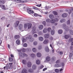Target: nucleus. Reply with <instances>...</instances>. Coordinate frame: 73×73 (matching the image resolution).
Masks as SVG:
<instances>
[{
    "label": "nucleus",
    "instance_id": "nucleus-1",
    "mask_svg": "<svg viewBox=\"0 0 73 73\" xmlns=\"http://www.w3.org/2000/svg\"><path fill=\"white\" fill-rule=\"evenodd\" d=\"M18 51L19 52V56L21 57H27L28 55L25 53H22L21 52V50H18Z\"/></svg>",
    "mask_w": 73,
    "mask_h": 73
},
{
    "label": "nucleus",
    "instance_id": "nucleus-2",
    "mask_svg": "<svg viewBox=\"0 0 73 73\" xmlns=\"http://www.w3.org/2000/svg\"><path fill=\"white\" fill-rule=\"evenodd\" d=\"M32 36H29L26 37V39H30V42H33L34 41V38H32Z\"/></svg>",
    "mask_w": 73,
    "mask_h": 73
},
{
    "label": "nucleus",
    "instance_id": "nucleus-3",
    "mask_svg": "<svg viewBox=\"0 0 73 73\" xmlns=\"http://www.w3.org/2000/svg\"><path fill=\"white\" fill-rule=\"evenodd\" d=\"M36 27L34 26V27L32 29V31L33 32V34H34L35 33H36V31H36Z\"/></svg>",
    "mask_w": 73,
    "mask_h": 73
},
{
    "label": "nucleus",
    "instance_id": "nucleus-4",
    "mask_svg": "<svg viewBox=\"0 0 73 73\" xmlns=\"http://www.w3.org/2000/svg\"><path fill=\"white\" fill-rule=\"evenodd\" d=\"M27 65L28 67L29 68H30L32 66V64L31 62H28L27 63Z\"/></svg>",
    "mask_w": 73,
    "mask_h": 73
},
{
    "label": "nucleus",
    "instance_id": "nucleus-5",
    "mask_svg": "<svg viewBox=\"0 0 73 73\" xmlns=\"http://www.w3.org/2000/svg\"><path fill=\"white\" fill-rule=\"evenodd\" d=\"M28 29H31L32 27V24L31 23H27Z\"/></svg>",
    "mask_w": 73,
    "mask_h": 73
},
{
    "label": "nucleus",
    "instance_id": "nucleus-6",
    "mask_svg": "<svg viewBox=\"0 0 73 73\" xmlns=\"http://www.w3.org/2000/svg\"><path fill=\"white\" fill-rule=\"evenodd\" d=\"M27 70L25 68L23 69L22 71V73H27Z\"/></svg>",
    "mask_w": 73,
    "mask_h": 73
},
{
    "label": "nucleus",
    "instance_id": "nucleus-7",
    "mask_svg": "<svg viewBox=\"0 0 73 73\" xmlns=\"http://www.w3.org/2000/svg\"><path fill=\"white\" fill-rule=\"evenodd\" d=\"M49 42V40L48 39L45 40L43 42V43L44 44H46L48 43Z\"/></svg>",
    "mask_w": 73,
    "mask_h": 73
},
{
    "label": "nucleus",
    "instance_id": "nucleus-8",
    "mask_svg": "<svg viewBox=\"0 0 73 73\" xmlns=\"http://www.w3.org/2000/svg\"><path fill=\"white\" fill-rule=\"evenodd\" d=\"M45 50L46 52H49V49L48 46H46L45 47Z\"/></svg>",
    "mask_w": 73,
    "mask_h": 73
},
{
    "label": "nucleus",
    "instance_id": "nucleus-9",
    "mask_svg": "<svg viewBox=\"0 0 73 73\" xmlns=\"http://www.w3.org/2000/svg\"><path fill=\"white\" fill-rule=\"evenodd\" d=\"M50 37L49 34H46L44 35V37L45 38H48Z\"/></svg>",
    "mask_w": 73,
    "mask_h": 73
},
{
    "label": "nucleus",
    "instance_id": "nucleus-10",
    "mask_svg": "<svg viewBox=\"0 0 73 73\" xmlns=\"http://www.w3.org/2000/svg\"><path fill=\"white\" fill-rule=\"evenodd\" d=\"M46 60L47 61H50V57L49 56H47L46 58Z\"/></svg>",
    "mask_w": 73,
    "mask_h": 73
},
{
    "label": "nucleus",
    "instance_id": "nucleus-11",
    "mask_svg": "<svg viewBox=\"0 0 73 73\" xmlns=\"http://www.w3.org/2000/svg\"><path fill=\"white\" fill-rule=\"evenodd\" d=\"M61 66L59 64H56L54 65V67L55 68H59V67H61Z\"/></svg>",
    "mask_w": 73,
    "mask_h": 73
},
{
    "label": "nucleus",
    "instance_id": "nucleus-12",
    "mask_svg": "<svg viewBox=\"0 0 73 73\" xmlns=\"http://www.w3.org/2000/svg\"><path fill=\"white\" fill-rule=\"evenodd\" d=\"M18 28L19 30H21L23 28V25L22 24H20L19 25Z\"/></svg>",
    "mask_w": 73,
    "mask_h": 73
},
{
    "label": "nucleus",
    "instance_id": "nucleus-13",
    "mask_svg": "<svg viewBox=\"0 0 73 73\" xmlns=\"http://www.w3.org/2000/svg\"><path fill=\"white\" fill-rule=\"evenodd\" d=\"M68 16V14L66 13H64L62 15V17H66Z\"/></svg>",
    "mask_w": 73,
    "mask_h": 73
},
{
    "label": "nucleus",
    "instance_id": "nucleus-14",
    "mask_svg": "<svg viewBox=\"0 0 73 73\" xmlns=\"http://www.w3.org/2000/svg\"><path fill=\"white\" fill-rule=\"evenodd\" d=\"M32 68L34 70H35V69H36V65L35 64L33 65L32 66Z\"/></svg>",
    "mask_w": 73,
    "mask_h": 73
},
{
    "label": "nucleus",
    "instance_id": "nucleus-15",
    "mask_svg": "<svg viewBox=\"0 0 73 73\" xmlns=\"http://www.w3.org/2000/svg\"><path fill=\"white\" fill-rule=\"evenodd\" d=\"M19 21H17L15 22V23L14 24L15 25V27H17V26L19 25Z\"/></svg>",
    "mask_w": 73,
    "mask_h": 73
},
{
    "label": "nucleus",
    "instance_id": "nucleus-16",
    "mask_svg": "<svg viewBox=\"0 0 73 73\" xmlns=\"http://www.w3.org/2000/svg\"><path fill=\"white\" fill-rule=\"evenodd\" d=\"M40 60H37L36 61V63L37 65H39L40 64Z\"/></svg>",
    "mask_w": 73,
    "mask_h": 73
},
{
    "label": "nucleus",
    "instance_id": "nucleus-17",
    "mask_svg": "<svg viewBox=\"0 0 73 73\" xmlns=\"http://www.w3.org/2000/svg\"><path fill=\"white\" fill-rule=\"evenodd\" d=\"M16 43L17 45H19L20 43V40L19 39H17L16 41Z\"/></svg>",
    "mask_w": 73,
    "mask_h": 73
},
{
    "label": "nucleus",
    "instance_id": "nucleus-18",
    "mask_svg": "<svg viewBox=\"0 0 73 73\" xmlns=\"http://www.w3.org/2000/svg\"><path fill=\"white\" fill-rule=\"evenodd\" d=\"M28 71L29 72H30V73H33V70L31 68H29V69Z\"/></svg>",
    "mask_w": 73,
    "mask_h": 73
},
{
    "label": "nucleus",
    "instance_id": "nucleus-19",
    "mask_svg": "<svg viewBox=\"0 0 73 73\" xmlns=\"http://www.w3.org/2000/svg\"><path fill=\"white\" fill-rule=\"evenodd\" d=\"M37 56L38 57H40L41 56V54L40 52H38L37 54Z\"/></svg>",
    "mask_w": 73,
    "mask_h": 73
},
{
    "label": "nucleus",
    "instance_id": "nucleus-20",
    "mask_svg": "<svg viewBox=\"0 0 73 73\" xmlns=\"http://www.w3.org/2000/svg\"><path fill=\"white\" fill-rule=\"evenodd\" d=\"M43 27V25H41L39 26V29H40V30H41V29H42Z\"/></svg>",
    "mask_w": 73,
    "mask_h": 73
},
{
    "label": "nucleus",
    "instance_id": "nucleus-21",
    "mask_svg": "<svg viewBox=\"0 0 73 73\" xmlns=\"http://www.w3.org/2000/svg\"><path fill=\"white\" fill-rule=\"evenodd\" d=\"M15 38L16 39H19V38H20V36L19 35H16L15 36Z\"/></svg>",
    "mask_w": 73,
    "mask_h": 73
},
{
    "label": "nucleus",
    "instance_id": "nucleus-22",
    "mask_svg": "<svg viewBox=\"0 0 73 73\" xmlns=\"http://www.w3.org/2000/svg\"><path fill=\"white\" fill-rule=\"evenodd\" d=\"M49 17L50 18L52 19H54V16L52 14H51L49 15Z\"/></svg>",
    "mask_w": 73,
    "mask_h": 73
},
{
    "label": "nucleus",
    "instance_id": "nucleus-23",
    "mask_svg": "<svg viewBox=\"0 0 73 73\" xmlns=\"http://www.w3.org/2000/svg\"><path fill=\"white\" fill-rule=\"evenodd\" d=\"M48 31L47 30V29L45 28H44L43 30V33H45L47 32V31Z\"/></svg>",
    "mask_w": 73,
    "mask_h": 73
},
{
    "label": "nucleus",
    "instance_id": "nucleus-24",
    "mask_svg": "<svg viewBox=\"0 0 73 73\" xmlns=\"http://www.w3.org/2000/svg\"><path fill=\"white\" fill-rule=\"evenodd\" d=\"M62 30L60 29L58 31V34H61L62 33Z\"/></svg>",
    "mask_w": 73,
    "mask_h": 73
},
{
    "label": "nucleus",
    "instance_id": "nucleus-25",
    "mask_svg": "<svg viewBox=\"0 0 73 73\" xmlns=\"http://www.w3.org/2000/svg\"><path fill=\"white\" fill-rule=\"evenodd\" d=\"M54 33H55V31L54 30H51V33L52 35H53L54 34Z\"/></svg>",
    "mask_w": 73,
    "mask_h": 73
},
{
    "label": "nucleus",
    "instance_id": "nucleus-26",
    "mask_svg": "<svg viewBox=\"0 0 73 73\" xmlns=\"http://www.w3.org/2000/svg\"><path fill=\"white\" fill-rule=\"evenodd\" d=\"M39 40L40 41H43L44 40V38L42 37H39Z\"/></svg>",
    "mask_w": 73,
    "mask_h": 73
},
{
    "label": "nucleus",
    "instance_id": "nucleus-27",
    "mask_svg": "<svg viewBox=\"0 0 73 73\" xmlns=\"http://www.w3.org/2000/svg\"><path fill=\"white\" fill-rule=\"evenodd\" d=\"M22 62L23 64H24L25 65H26V64H27V61H26L25 60H23L22 61Z\"/></svg>",
    "mask_w": 73,
    "mask_h": 73
},
{
    "label": "nucleus",
    "instance_id": "nucleus-28",
    "mask_svg": "<svg viewBox=\"0 0 73 73\" xmlns=\"http://www.w3.org/2000/svg\"><path fill=\"white\" fill-rule=\"evenodd\" d=\"M31 56L32 58H34V57H35L36 55L35 54H31Z\"/></svg>",
    "mask_w": 73,
    "mask_h": 73
},
{
    "label": "nucleus",
    "instance_id": "nucleus-29",
    "mask_svg": "<svg viewBox=\"0 0 73 73\" xmlns=\"http://www.w3.org/2000/svg\"><path fill=\"white\" fill-rule=\"evenodd\" d=\"M65 19H62L60 21V23H64V22H65Z\"/></svg>",
    "mask_w": 73,
    "mask_h": 73
},
{
    "label": "nucleus",
    "instance_id": "nucleus-30",
    "mask_svg": "<svg viewBox=\"0 0 73 73\" xmlns=\"http://www.w3.org/2000/svg\"><path fill=\"white\" fill-rule=\"evenodd\" d=\"M1 6H2V7H1L2 9H4V10L6 9H5V6H4V5H2Z\"/></svg>",
    "mask_w": 73,
    "mask_h": 73
},
{
    "label": "nucleus",
    "instance_id": "nucleus-31",
    "mask_svg": "<svg viewBox=\"0 0 73 73\" xmlns=\"http://www.w3.org/2000/svg\"><path fill=\"white\" fill-rule=\"evenodd\" d=\"M73 41V38H70L68 40L69 42H71Z\"/></svg>",
    "mask_w": 73,
    "mask_h": 73
},
{
    "label": "nucleus",
    "instance_id": "nucleus-32",
    "mask_svg": "<svg viewBox=\"0 0 73 73\" xmlns=\"http://www.w3.org/2000/svg\"><path fill=\"white\" fill-rule=\"evenodd\" d=\"M15 2L17 3H22V1L20 0H15Z\"/></svg>",
    "mask_w": 73,
    "mask_h": 73
},
{
    "label": "nucleus",
    "instance_id": "nucleus-33",
    "mask_svg": "<svg viewBox=\"0 0 73 73\" xmlns=\"http://www.w3.org/2000/svg\"><path fill=\"white\" fill-rule=\"evenodd\" d=\"M27 27H28V23L25 24L24 25V28H27Z\"/></svg>",
    "mask_w": 73,
    "mask_h": 73
},
{
    "label": "nucleus",
    "instance_id": "nucleus-34",
    "mask_svg": "<svg viewBox=\"0 0 73 73\" xmlns=\"http://www.w3.org/2000/svg\"><path fill=\"white\" fill-rule=\"evenodd\" d=\"M55 72H56V73H58V72H60V70L58 69H55Z\"/></svg>",
    "mask_w": 73,
    "mask_h": 73
},
{
    "label": "nucleus",
    "instance_id": "nucleus-35",
    "mask_svg": "<svg viewBox=\"0 0 73 73\" xmlns=\"http://www.w3.org/2000/svg\"><path fill=\"white\" fill-rule=\"evenodd\" d=\"M46 22L47 23H50L51 21V20L50 19H47L46 20Z\"/></svg>",
    "mask_w": 73,
    "mask_h": 73
},
{
    "label": "nucleus",
    "instance_id": "nucleus-36",
    "mask_svg": "<svg viewBox=\"0 0 73 73\" xmlns=\"http://www.w3.org/2000/svg\"><path fill=\"white\" fill-rule=\"evenodd\" d=\"M72 11H73V8H72L71 10H69V11H68V13H69V14L71 13L72 12Z\"/></svg>",
    "mask_w": 73,
    "mask_h": 73
},
{
    "label": "nucleus",
    "instance_id": "nucleus-37",
    "mask_svg": "<svg viewBox=\"0 0 73 73\" xmlns=\"http://www.w3.org/2000/svg\"><path fill=\"white\" fill-rule=\"evenodd\" d=\"M33 51L34 52H36V51H37V50L36 48H33Z\"/></svg>",
    "mask_w": 73,
    "mask_h": 73
},
{
    "label": "nucleus",
    "instance_id": "nucleus-38",
    "mask_svg": "<svg viewBox=\"0 0 73 73\" xmlns=\"http://www.w3.org/2000/svg\"><path fill=\"white\" fill-rule=\"evenodd\" d=\"M64 37L66 39H68L69 38V36L68 35H66L64 36Z\"/></svg>",
    "mask_w": 73,
    "mask_h": 73
},
{
    "label": "nucleus",
    "instance_id": "nucleus-39",
    "mask_svg": "<svg viewBox=\"0 0 73 73\" xmlns=\"http://www.w3.org/2000/svg\"><path fill=\"white\" fill-rule=\"evenodd\" d=\"M51 30H52V29H51V28L50 27L48 28L47 29V31L48 32H50Z\"/></svg>",
    "mask_w": 73,
    "mask_h": 73
},
{
    "label": "nucleus",
    "instance_id": "nucleus-40",
    "mask_svg": "<svg viewBox=\"0 0 73 73\" xmlns=\"http://www.w3.org/2000/svg\"><path fill=\"white\" fill-rule=\"evenodd\" d=\"M50 47L52 48V53H54V49H53V47H52V44H50Z\"/></svg>",
    "mask_w": 73,
    "mask_h": 73
},
{
    "label": "nucleus",
    "instance_id": "nucleus-41",
    "mask_svg": "<svg viewBox=\"0 0 73 73\" xmlns=\"http://www.w3.org/2000/svg\"><path fill=\"white\" fill-rule=\"evenodd\" d=\"M53 13L54 15H57L58 13H57V12L56 11H54L53 12Z\"/></svg>",
    "mask_w": 73,
    "mask_h": 73
},
{
    "label": "nucleus",
    "instance_id": "nucleus-42",
    "mask_svg": "<svg viewBox=\"0 0 73 73\" xmlns=\"http://www.w3.org/2000/svg\"><path fill=\"white\" fill-rule=\"evenodd\" d=\"M13 61V58H9V61L10 62H12Z\"/></svg>",
    "mask_w": 73,
    "mask_h": 73
},
{
    "label": "nucleus",
    "instance_id": "nucleus-43",
    "mask_svg": "<svg viewBox=\"0 0 73 73\" xmlns=\"http://www.w3.org/2000/svg\"><path fill=\"white\" fill-rule=\"evenodd\" d=\"M43 68H44V66H43V65H41L39 67V69H42Z\"/></svg>",
    "mask_w": 73,
    "mask_h": 73
},
{
    "label": "nucleus",
    "instance_id": "nucleus-44",
    "mask_svg": "<svg viewBox=\"0 0 73 73\" xmlns=\"http://www.w3.org/2000/svg\"><path fill=\"white\" fill-rule=\"evenodd\" d=\"M9 67L8 66H5L3 68L4 70L5 69V68L6 69H8Z\"/></svg>",
    "mask_w": 73,
    "mask_h": 73
},
{
    "label": "nucleus",
    "instance_id": "nucleus-45",
    "mask_svg": "<svg viewBox=\"0 0 73 73\" xmlns=\"http://www.w3.org/2000/svg\"><path fill=\"white\" fill-rule=\"evenodd\" d=\"M26 41V40L24 38H22V42L23 43H24V42H25Z\"/></svg>",
    "mask_w": 73,
    "mask_h": 73
},
{
    "label": "nucleus",
    "instance_id": "nucleus-46",
    "mask_svg": "<svg viewBox=\"0 0 73 73\" xmlns=\"http://www.w3.org/2000/svg\"><path fill=\"white\" fill-rule=\"evenodd\" d=\"M55 21V20H54V19H53V20H51L50 23H54Z\"/></svg>",
    "mask_w": 73,
    "mask_h": 73
},
{
    "label": "nucleus",
    "instance_id": "nucleus-47",
    "mask_svg": "<svg viewBox=\"0 0 73 73\" xmlns=\"http://www.w3.org/2000/svg\"><path fill=\"white\" fill-rule=\"evenodd\" d=\"M27 43H24L23 44V46H24V47H27Z\"/></svg>",
    "mask_w": 73,
    "mask_h": 73
},
{
    "label": "nucleus",
    "instance_id": "nucleus-48",
    "mask_svg": "<svg viewBox=\"0 0 73 73\" xmlns=\"http://www.w3.org/2000/svg\"><path fill=\"white\" fill-rule=\"evenodd\" d=\"M4 3V1L3 0H0V3L3 4Z\"/></svg>",
    "mask_w": 73,
    "mask_h": 73
},
{
    "label": "nucleus",
    "instance_id": "nucleus-49",
    "mask_svg": "<svg viewBox=\"0 0 73 73\" xmlns=\"http://www.w3.org/2000/svg\"><path fill=\"white\" fill-rule=\"evenodd\" d=\"M70 33L72 35H73V31L72 30H70Z\"/></svg>",
    "mask_w": 73,
    "mask_h": 73
},
{
    "label": "nucleus",
    "instance_id": "nucleus-50",
    "mask_svg": "<svg viewBox=\"0 0 73 73\" xmlns=\"http://www.w3.org/2000/svg\"><path fill=\"white\" fill-rule=\"evenodd\" d=\"M22 51L23 52H25V51H26V49L23 48L22 49Z\"/></svg>",
    "mask_w": 73,
    "mask_h": 73
},
{
    "label": "nucleus",
    "instance_id": "nucleus-51",
    "mask_svg": "<svg viewBox=\"0 0 73 73\" xmlns=\"http://www.w3.org/2000/svg\"><path fill=\"white\" fill-rule=\"evenodd\" d=\"M33 8L34 9H36L37 10H38V8L35 7H33Z\"/></svg>",
    "mask_w": 73,
    "mask_h": 73
},
{
    "label": "nucleus",
    "instance_id": "nucleus-52",
    "mask_svg": "<svg viewBox=\"0 0 73 73\" xmlns=\"http://www.w3.org/2000/svg\"><path fill=\"white\" fill-rule=\"evenodd\" d=\"M36 7H41V4L39 5H36Z\"/></svg>",
    "mask_w": 73,
    "mask_h": 73
},
{
    "label": "nucleus",
    "instance_id": "nucleus-53",
    "mask_svg": "<svg viewBox=\"0 0 73 73\" xmlns=\"http://www.w3.org/2000/svg\"><path fill=\"white\" fill-rule=\"evenodd\" d=\"M33 36L34 37L36 38L37 37L38 35L36 34H35Z\"/></svg>",
    "mask_w": 73,
    "mask_h": 73
},
{
    "label": "nucleus",
    "instance_id": "nucleus-54",
    "mask_svg": "<svg viewBox=\"0 0 73 73\" xmlns=\"http://www.w3.org/2000/svg\"><path fill=\"white\" fill-rule=\"evenodd\" d=\"M34 16H35V17H37V16H38V14H36V13H35L34 14Z\"/></svg>",
    "mask_w": 73,
    "mask_h": 73
},
{
    "label": "nucleus",
    "instance_id": "nucleus-55",
    "mask_svg": "<svg viewBox=\"0 0 73 73\" xmlns=\"http://www.w3.org/2000/svg\"><path fill=\"white\" fill-rule=\"evenodd\" d=\"M29 13H34V11H32V10H29Z\"/></svg>",
    "mask_w": 73,
    "mask_h": 73
},
{
    "label": "nucleus",
    "instance_id": "nucleus-56",
    "mask_svg": "<svg viewBox=\"0 0 73 73\" xmlns=\"http://www.w3.org/2000/svg\"><path fill=\"white\" fill-rule=\"evenodd\" d=\"M73 52H72V53H71L69 55V56L70 57H72V56H73Z\"/></svg>",
    "mask_w": 73,
    "mask_h": 73
},
{
    "label": "nucleus",
    "instance_id": "nucleus-57",
    "mask_svg": "<svg viewBox=\"0 0 73 73\" xmlns=\"http://www.w3.org/2000/svg\"><path fill=\"white\" fill-rule=\"evenodd\" d=\"M65 65V64H64V63H61V66L60 67H61V66H64Z\"/></svg>",
    "mask_w": 73,
    "mask_h": 73
},
{
    "label": "nucleus",
    "instance_id": "nucleus-58",
    "mask_svg": "<svg viewBox=\"0 0 73 73\" xmlns=\"http://www.w3.org/2000/svg\"><path fill=\"white\" fill-rule=\"evenodd\" d=\"M30 10L28 8L27 9V11L28 12V13L29 14H31L30 13H29V11H30Z\"/></svg>",
    "mask_w": 73,
    "mask_h": 73
},
{
    "label": "nucleus",
    "instance_id": "nucleus-59",
    "mask_svg": "<svg viewBox=\"0 0 73 73\" xmlns=\"http://www.w3.org/2000/svg\"><path fill=\"white\" fill-rule=\"evenodd\" d=\"M70 20H68L67 22V25H69V24H70Z\"/></svg>",
    "mask_w": 73,
    "mask_h": 73
},
{
    "label": "nucleus",
    "instance_id": "nucleus-60",
    "mask_svg": "<svg viewBox=\"0 0 73 73\" xmlns=\"http://www.w3.org/2000/svg\"><path fill=\"white\" fill-rule=\"evenodd\" d=\"M34 45H36L37 44V42H34Z\"/></svg>",
    "mask_w": 73,
    "mask_h": 73
},
{
    "label": "nucleus",
    "instance_id": "nucleus-61",
    "mask_svg": "<svg viewBox=\"0 0 73 73\" xmlns=\"http://www.w3.org/2000/svg\"><path fill=\"white\" fill-rule=\"evenodd\" d=\"M27 0H25V1H22V3H27Z\"/></svg>",
    "mask_w": 73,
    "mask_h": 73
},
{
    "label": "nucleus",
    "instance_id": "nucleus-62",
    "mask_svg": "<svg viewBox=\"0 0 73 73\" xmlns=\"http://www.w3.org/2000/svg\"><path fill=\"white\" fill-rule=\"evenodd\" d=\"M49 8V7L46 6L45 7V9L46 10H48Z\"/></svg>",
    "mask_w": 73,
    "mask_h": 73
},
{
    "label": "nucleus",
    "instance_id": "nucleus-63",
    "mask_svg": "<svg viewBox=\"0 0 73 73\" xmlns=\"http://www.w3.org/2000/svg\"><path fill=\"white\" fill-rule=\"evenodd\" d=\"M60 62V60H57L56 62V63H59Z\"/></svg>",
    "mask_w": 73,
    "mask_h": 73
},
{
    "label": "nucleus",
    "instance_id": "nucleus-64",
    "mask_svg": "<svg viewBox=\"0 0 73 73\" xmlns=\"http://www.w3.org/2000/svg\"><path fill=\"white\" fill-rule=\"evenodd\" d=\"M42 23L44 25H45V24H46V22L45 21H44L42 22Z\"/></svg>",
    "mask_w": 73,
    "mask_h": 73
}]
</instances>
